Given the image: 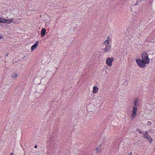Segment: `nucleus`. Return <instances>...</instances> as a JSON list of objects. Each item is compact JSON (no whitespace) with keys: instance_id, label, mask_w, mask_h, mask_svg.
I'll use <instances>...</instances> for the list:
<instances>
[{"instance_id":"18","label":"nucleus","mask_w":155,"mask_h":155,"mask_svg":"<svg viewBox=\"0 0 155 155\" xmlns=\"http://www.w3.org/2000/svg\"><path fill=\"white\" fill-rule=\"evenodd\" d=\"M147 124L149 125H151V122L150 121H148L147 123Z\"/></svg>"},{"instance_id":"25","label":"nucleus","mask_w":155,"mask_h":155,"mask_svg":"<svg viewBox=\"0 0 155 155\" xmlns=\"http://www.w3.org/2000/svg\"><path fill=\"white\" fill-rule=\"evenodd\" d=\"M3 19H2V21H5L3 20Z\"/></svg>"},{"instance_id":"24","label":"nucleus","mask_w":155,"mask_h":155,"mask_svg":"<svg viewBox=\"0 0 155 155\" xmlns=\"http://www.w3.org/2000/svg\"><path fill=\"white\" fill-rule=\"evenodd\" d=\"M132 154V153L131 152H130L129 153V155H131Z\"/></svg>"},{"instance_id":"16","label":"nucleus","mask_w":155,"mask_h":155,"mask_svg":"<svg viewBox=\"0 0 155 155\" xmlns=\"http://www.w3.org/2000/svg\"><path fill=\"white\" fill-rule=\"evenodd\" d=\"M104 44H109V41L108 40H106L104 42Z\"/></svg>"},{"instance_id":"23","label":"nucleus","mask_w":155,"mask_h":155,"mask_svg":"<svg viewBox=\"0 0 155 155\" xmlns=\"http://www.w3.org/2000/svg\"><path fill=\"white\" fill-rule=\"evenodd\" d=\"M9 155H14L13 153H11Z\"/></svg>"},{"instance_id":"8","label":"nucleus","mask_w":155,"mask_h":155,"mask_svg":"<svg viewBox=\"0 0 155 155\" xmlns=\"http://www.w3.org/2000/svg\"><path fill=\"white\" fill-rule=\"evenodd\" d=\"M134 106L138 107L139 106L138 99L137 98L134 99Z\"/></svg>"},{"instance_id":"5","label":"nucleus","mask_w":155,"mask_h":155,"mask_svg":"<svg viewBox=\"0 0 155 155\" xmlns=\"http://www.w3.org/2000/svg\"><path fill=\"white\" fill-rule=\"evenodd\" d=\"M54 139L53 138H50V140L49 141H48L47 142V144L48 146H49V147H50L51 146H53V145H54L55 144V143L54 142V141H55V140H54Z\"/></svg>"},{"instance_id":"26","label":"nucleus","mask_w":155,"mask_h":155,"mask_svg":"<svg viewBox=\"0 0 155 155\" xmlns=\"http://www.w3.org/2000/svg\"><path fill=\"white\" fill-rule=\"evenodd\" d=\"M154 149H155V147L154 148Z\"/></svg>"},{"instance_id":"9","label":"nucleus","mask_w":155,"mask_h":155,"mask_svg":"<svg viewBox=\"0 0 155 155\" xmlns=\"http://www.w3.org/2000/svg\"><path fill=\"white\" fill-rule=\"evenodd\" d=\"M144 137L145 139H148V138L150 137H151L149 135L148 132L147 131L145 132V134H143Z\"/></svg>"},{"instance_id":"22","label":"nucleus","mask_w":155,"mask_h":155,"mask_svg":"<svg viewBox=\"0 0 155 155\" xmlns=\"http://www.w3.org/2000/svg\"><path fill=\"white\" fill-rule=\"evenodd\" d=\"M138 143L137 142H136L134 143L135 144L137 145V144Z\"/></svg>"},{"instance_id":"2","label":"nucleus","mask_w":155,"mask_h":155,"mask_svg":"<svg viewBox=\"0 0 155 155\" xmlns=\"http://www.w3.org/2000/svg\"><path fill=\"white\" fill-rule=\"evenodd\" d=\"M137 107L134 106L133 107L132 110V113L130 115L131 117L134 118L137 115Z\"/></svg>"},{"instance_id":"3","label":"nucleus","mask_w":155,"mask_h":155,"mask_svg":"<svg viewBox=\"0 0 155 155\" xmlns=\"http://www.w3.org/2000/svg\"><path fill=\"white\" fill-rule=\"evenodd\" d=\"M114 58L113 57L110 58L108 57L106 60V63L107 65L110 66L112 65V62L113 61Z\"/></svg>"},{"instance_id":"15","label":"nucleus","mask_w":155,"mask_h":155,"mask_svg":"<svg viewBox=\"0 0 155 155\" xmlns=\"http://www.w3.org/2000/svg\"><path fill=\"white\" fill-rule=\"evenodd\" d=\"M100 150H101L98 147H97V148H96L95 151V152L96 153H97L99 151H100Z\"/></svg>"},{"instance_id":"11","label":"nucleus","mask_w":155,"mask_h":155,"mask_svg":"<svg viewBox=\"0 0 155 155\" xmlns=\"http://www.w3.org/2000/svg\"><path fill=\"white\" fill-rule=\"evenodd\" d=\"M98 91V88L97 87L94 86L93 88V92L94 93H97Z\"/></svg>"},{"instance_id":"7","label":"nucleus","mask_w":155,"mask_h":155,"mask_svg":"<svg viewBox=\"0 0 155 155\" xmlns=\"http://www.w3.org/2000/svg\"><path fill=\"white\" fill-rule=\"evenodd\" d=\"M41 35L42 36H44L46 34V30L45 28H43L41 31Z\"/></svg>"},{"instance_id":"20","label":"nucleus","mask_w":155,"mask_h":155,"mask_svg":"<svg viewBox=\"0 0 155 155\" xmlns=\"http://www.w3.org/2000/svg\"><path fill=\"white\" fill-rule=\"evenodd\" d=\"M37 148V145H35V148Z\"/></svg>"},{"instance_id":"10","label":"nucleus","mask_w":155,"mask_h":155,"mask_svg":"<svg viewBox=\"0 0 155 155\" xmlns=\"http://www.w3.org/2000/svg\"><path fill=\"white\" fill-rule=\"evenodd\" d=\"M3 20L5 21V23H8V24H9V23H10L12 22L13 21V20L12 19H4Z\"/></svg>"},{"instance_id":"13","label":"nucleus","mask_w":155,"mask_h":155,"mask_svg":"<svg viewBox=\"0 0 155 155\" xmlns=\"http://www.w3.org/2000/svg\"><path fill=\"white\" fill-rule=\"evenodd\" d=\"M137 131L140 134H144V133L142 131L140 130V129H137Z\"/></svg>"},{"instance_id":"17","label":"nucleus","mask_w":155,"mask_h":155,"mask_svg":"<svg viewBox=\"0 0 155 155\" xmlns=\"http://www.w3.org/2000/svg\"><path fill=\"white\" fill-rule=\"evenodd\" d=\"M1 19H2L0 17V23H5V21H2V20H1Z\"/></svg>"},{"instance_id":"14","label":"nucleus","mask_w":155,"mask_h":155,"mask_svg":"<svg viewBox=\"0 0 155 155\" xmlns=\"http://www.w3.org/2000/svg\"><path fill=\"white\" fill-rule=\"evenodd\" d=\"M150 142V143H151L152 142V141L153 140V139L151 138V137H150L148 138V139H147Z\"/></svg>"},{"instance_id":"21","label":"nucleus","mask_w":155,"mask_h":155,"mask_svg":"<svg viewBox=\"0 0 155 155\" xmlns=\"http://www.w3.org/2000/svg\"><path fill=\"white\" fill-rule=\"evenodd\" d=\"M8 54H6V55H5V57H7V56H8Z\"/></svg>"},{"instance_id":"12","label":"nucleus","mask_w":155,"mask_h":155,"mask_svg":"<svg viewBox=\"0 0 155 155\" xmlns=\"http://www.w3.org/2000/svg\"><path fill=\"white\" fill-rule=\"evenodd\" d=\"M17 77V74L15 73H13L12 76V79H15Z\"/></svg>"},{"instance_id":"19","label":"nucleus","mask_w":155,"mask_h":155,"mask_svg":"<svg viewBox=\"0 0 155 155\" xmlns=\"http://www.w3.org/2000/svg\"><path fill=\"white\" fill-rule=\"evenodd\" d=\"M3 36H2V35H0V39H2V38H3Z\"/></svg>"},{"instance_id":"4","label":"nucleus","mask_w":155,"mask_h":155,"mask_svg":"<svg viewBox=\"0 0 155 155\" xmlns=\"http://www.w3.org/2000/svg\"><path fill=\"white\" fill-rule=\"evenodd\" d=\"M106 47L104 48L103 49L102 52L104 53L106 52H107L109 51L110 50L111 47L109 44H106L105 45Z\"/></svg>"},{"instance_id":"6","label":"nucleus","mask_w":155,"mask_h":155,"mask_svg":"<svg viewBox=\"0 0 155 155\" xmlns=\"http://www.w3.org/2000/svg\"><path fill=\"white\" fill-rule=\"evenodd\" d=\"M38 44V42L36 41L31 47V50L32 51L35 49H36Z\"/></svg>"},{"instance_id":"1","label":"nucleus","mask_w":155,"mask_h":155,"mask_svg":"<svg viewBox=\"0 0 155 155\" xmlns=\"http://www.w3.org/2000/svg\"><path fill=\"white\" fill-rule=\"evenodd\" d=\"M142 59H137L136 62L138 65L140 67L143 68L146 67V64L150 62V59L148 57V54L145 51L143 52L141 54Z\"/></svg>"}]
</instances>
